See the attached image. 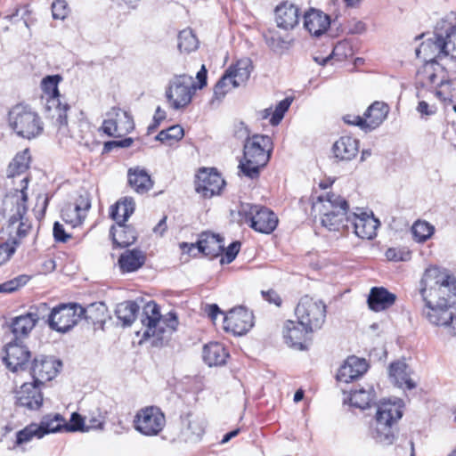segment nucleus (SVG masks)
<instances>
[{
  "instance_id": "nucleus-1",
  "label": "nucleus",
  "mask_w": 456,
  "mask_h": 456,
  "mask_svg": "<svg viewBox=\"0 0 456 456\" xmlns=\"http://www.w3.org/2000/svg\"><path fill=\"white\" fill-rule=\"evenodd\" d=\"M21 183L25 184L15 192L7 194L3 202V213L7 218L10 237L0 244V265L5 264L12 257L22 239L27 237L32 229V224L27 216L28 177L24 176Z\"/></svg>"
},
{
  "instance_id": "nucleus-2",
  "label": "nucleus",
  "mask_w": 456,
  "mask_h": 456,
  "mask_svg": "<svg viewBox=\"0 0 456 456\" xmlns=\"http://www.w3.org/2000/svg\"><path fill=\"white\" fill-rule=\"evenodd\" d=\"M419 292L425 303L422 314L429 322L431 315H439L456 303V279L445 269L430 266L422 275Z\"/></svg>"
},
{
  "instance_id": "nucleus-3",
  "label": "nucleus",
  "mask_w": 456,
  "mask_h": 456,
  "mask_svg": "<svg viewBox=\"0 0 456 456\" xmlns=\"http://www.w3.org/2000/svg\"><path fill=\"white\" fill-rule=\"evenodd\" d=\"M236 134L247 136L244 143L243 159L240 161L239 167L241 172L250 177L258 176L259 170L265 167L269 159L272 151V141L267 135L254 134L248 137V130L243 122L240 123Z\"/></svg>"
},
{
  "instance_id": "nucleus-4",
  "label": "nucleus",
  "mask_w": 456,
  "mask_h": 456,
  "mask_svg": "<svg viewBox=\"0 0 456 456\" xmlns=\"http://www.w3.org/2000/svg\"><path fill=\"white\" fill-rule=\"evenodd\" d=\"M141 322L144 329L143 338H155L157 340H163L166 334L171 335L176 330L178 319L174 312L162 316L159 305L150 301L142 308Z\"/></svg>"
},
{
  "instance_id": "nucleus-5",
  "label": "nucleus",
  "mask_w": 456,
  "mask_h": 456,
  "mask_svg": "<svg viewBox=\"0 0 456 456\" xmlns=\"http://www.w3.org/2000/svg\"><path fill=\"white\" fill-rule=\"evenodd\" d=\"M403 404L400 400H385L378 404L376 424L371 431L372 438L384 445L392 444L395 440L394 426L403 417Z\"/></svg>"
},
{
  "instance_id": "nucleus-6",
  "label": "nucleus",
  "mask_w": 456,
  "mask_h": 456,
  "mask_svg": "<svg viewBox=\"0 0 456 456\" xmlns=\"http://www.w3.org/2000/svg\"><path fill=\"white\" fill-rule=\"evenodd\" d=\"M320 205L315 204L321 214L322 224L330 231H338L340 228H348L349 206L347 201L340 195L327 192L318 197Z\"/></svg>"
},
{
  "instance_id": "nucleus-7",
  "label": "nucleus",
  "mask_w": 456,
  "mask_h": 456,
  "mask_svg": "<svg viewBox=\"0 0 456 456\" xmlns=\"http://www.w3.org/2000/svg\"><path fill=\"white\" fill-rule=\"evenodd\" d=\"M197 90L193 77L186 74L173 76L165 90L167 102L172 110L185 109L192 101Z\"/></svg>"
},
{
  "instance_id": "nucleus-8",
  "label": "nucleus",
  "mask_w": 456,
  "mask_h": 456,
  "mask_svg": "<svg viewBox=\"0 0 456 456\" xmlns=\"http://www.w3.org/2000/svg\"><path fill=\"white\" fill-rule=\"evenodd\" d=\"M61 80V77L59 75L47 76L42 80L41 87L45 94V110L48 115L55 119L59 131L64 134L68 124L67 111L69 110V106L61 102L58 90V84Z\"/></svg>"
},
{
  "instance_id": "nucleus-9",
  "label": "nucleus",
  "mask_w": 456,
  "mask_h": 456,
  "mask_svg": "<svg viewBox=\"0 0 456 456\" xmlns=\"http://www.w3.org/2000/svg\"><path fill=\"white\" fill-rule=\"evenodd\" d=\"M9 124L20 137L32 139L43 131V124L37 112L25 105H16L9 112Z\"/></svg>"
},
{
  "instance_id": "nucleus-10",
  "label": "nucleus",
  "mask_w": 456,
  "mask_h": 456,
  "mask_svg": "<svg viewBox=\"0 0 456 456\" xmlns=\"http://www.w3.org/2000/svg\"><path fill=\"white\" fill-rule=\"evenodd\" d=\"M326 313L327 305L324 302L309 296L302 297L295 309L297 320L310 331H315L322 327Z\"/></svg>"
},
{
  "instance_id": "nucleus-11",
  "label": "nucleus",
  "mask_w": 456,
  "mask_h": 456,
  "mask_svg": "<svg viewBox=\"0 0 456 456\" xmlns=\"http://www.w3.org/2000/svg\"><path fill=\"white\" fill-rule=\"evenodd\" d=\"M166 425V417L157 406H147L139 410L134 419L136 431L146 436H158Z\"/></svg>"
},
{
  "instance_id": "nucleus-12",
  "label": "nucleus",
  "mask_w": 456,
  "mask_h": 456,
  "mask_svg": "<svg viewBox=\"0 0 456 456\" xmlns=\"http://www.w3.org/2000/svg\"><path fill=\"white\" fill-rule=\"evenodd\" d=\"M82 310L77 304H61L52 308L49 327L60 333L72 330L81 321Z\"/></svg>"
},
{
  "instance_id": "nucleus-13",
  "label": "nucleus",
  "mask_w": 456,
  "mask_h": 456,
  "mask_svg": "<svg viewBox=\"0 0 456 456\" xmlns=\"http://www.w3.org/2000/svg\"><path fill=\"white\" fill-rule=\"evenodd\" d=\"M106 116L102 130L109 136L121 137L134 128L132 116L119 108H112Z\"/></svg>"
},
{
  "instance_id": "nucleus-14",
  "label": "nucleus",
  "mask_w": 456,
  "mask_h": 456,
  "mask_svg": "<svg viewBox=\"0 0 456 456\" xmlns=\"http://www.w3.org/2000/svg\"><path fill=\"white\" fill-rule=\"evenodd\" d=\"M242 210L248 212L250 227L261 233H271L277 226L278 218L269 208L261 206H245Z\"/></svg>"
},
{
  "instance_id": "nucleus-15",
  "label": "nucleus",
  "mask_w": 456,
  "mask_h": 456,
  "mask_svg": "<svg viewBox=\"0 0 456 456\" xmlns=\"http://www.w3.org/2000/svg\"><path fill=\"white\" fill-rule=\"evenodd\" d=\"M252 312L240 306L230 310L224 316V329L234 335L247 333L254 325Z\"/></svg>"
},
{
  "instance_id": "nucleus-16",
  "label": "nucleus",
  "mask_w": 456,
  "mask_h": 456,
  "mask_svg": "<svg viewBox=\"0 0 456 456\" xmlns=\"http://www.w3.org/2000/svg\"><path fill=\"white\" fill-rule=\"evenodd\" d=\"M61 366V362L53 357L45 355L36 357L30 368V374L34 379L33 384L39 387V385L52 380Z\"/></svg>"
},
{
  "instance_id": "nucleus-17",
  "label": "nucleus",
  "mask_w": 456,
  "mask_h": 456,
  "mask_svg": "<svg viewBox=\"0 0 456 456\" xmlns=\"http://www.w3.org/2000/svg\"><path fill=\"white\" fill-rule=\"evenodd\" d=\"M354 229L355 234L362 239L371 240L377 234L379 222L373 215H369L360 208L349 214L348 224Z\"/></svg>"
},
{
  "instance_id": "nucleus-18",
  "label": "nucleus",
  "mask_w": 456,
  "mask_h": 456,
  "mask_svg": "<svg viewBox=\"0 0 456 456\" xmlns=\"http://www.w3.org/2000/svg\"><path fill=\"white\" fill-rule=\"evenodd\" d=\"M91 208V200L87 192L80 194L73 203L66 204L61 209L63 221L72 227L80 225L86 217Z\"/></svg>"
},
{
  "instance_id": "nucleus-19",
  "label": "nucleus",
  "mask_w": 456,
  "mask_h": 456,
  "mask_svg": "<svg viewBox=\"0 0 456 456\" xmlns=\"http://www.w3.org/2000/svg\"><path fill=\"white\" fill-rule=\"evenodd\" d=\"M282 332L284 341L289 347L303 351L307 349L308 334L313 331L301 324L299 320L297 322L288 320L284 323Z\"/></svg>"
},
{
  "instance_id": "nucleus-20",
  "label": "nucleus",
  "mask_w": 456,
  "mask_h": 456,
  "mask_svg": "<svg viewBox=\"0 0 456 456\" xmlns=\"http://www.w3.org/2000/svg\"><path fill=\"white\" fill-rule=\"evenodd\" d=\"M224 185V180L213 168H203L197 175L196 191L205 198L218 194Z\"/></svg>"
},
{
  "instance_id": "nucleus-21",
  "label": "nucleus",
  "mask_w": 456,
  "mask_h": 456,
  "mask_svg": "<svg viewBox=\"0 0 456 456\" xmlns=\"http://www.w3.org/2000/svg\"><path fill=\"white\" fill-rule=\"evenodd\" d=\"M196 246L200 252L209 257L218 256L224 251V238L218 234L209 232L201 233L196 244L183 243L181 245L183 248H189L188 252Z\"/></svg>"
},
{
  "instance_id": "nucleus-22",
  "label": "nucleus",
  "mask_w": 456,
  "mask_h": 456,
  "mask_svg": "<svg viewBox=\"0 0 456 456\" xmlns=\"http://www.w3.org/2000/svg\"><path fill=\"white\" fill-rule=\"evenodd\" d=\"M30 358V352L17 342H11L5 347V355L3 360L7 369L12 372H19L26 369Z\"/></svg>"
},
{
  "instance_id": "nucleus-23",
  "label": "nucleus",
  "mask_w": 456,
  "mask_h": 456,
  "mask_svg": "<svg viewBox=\"0 0 456 456\" xmlns=\"http://www.w3.org/2000/svg\"><path fill=\"white\" fill-rule=\"evenodd\" d=\"M16 405L29 411L38 410L43 404V395L38 386L24 383L16 393Z\"/></svg>"
},
{
  "instance_id": "nucleus-24",
  "label": "nucleus",
  "mask_w": 456,
  "mask_h": 456,
  "mask_svg": "<svg viewBox=\"0 0 456 456\" xmlns=\"http://www.w3.org/2000/svg\"><path fill=\"white\" fill-rule=\"evenodd\" d=\"M449 74L437 61H428L417 73L418 83L421 86H439L445 81Z\"/></svg>"
},
{
  "instance_id": "nucleus-25",
  "label": "nucleus",
  "mask_w": 456,
  "mask_h": 456,
  "mask_svg": "<svg viewBox=\"0 0 456 456\" xmlns=\"http://www.w3.org/2000/svg\"><path fill=\"white\" fill-rule=\"evenodd\" d=\"M369 368V364L363 358L352 355L347 357L337 374L338 380L348 383L363 375Z\"/></svg>"
},
{
  "instance_id": "nucleus-26",
  "label": "nucleus",
  "mask_w": 456,
  "mask_h": 456,
  "mask_svg": "<svg viewBox=\"0 0 456 456\" xmlns=\"http://www.w3.org/2000/svg\"><path fill=\"white\" fill-rule=\"evenodd\" d=\"M417 58L428 61H436V59L446 57L443 49L442 35L435 34L433 37L422 42L419 47L415 50Z\"/></svg>"
},
{
  "instance_id": "nucleus-27",
  "label": "nucleus",
  "mask_w": 456,
  "mask_h": 456,
  "mask_svg": "<svg viewBox=\"0 0 456 456\" xmlns=\"http://www.w3.org/2000/svg\"><path fill=\"white\" fill-rule=\"evenodd\" d=\"M330 25V16L316 9H310L304 15V27L314 37H320Z\"/></svg>"
},
{
  "instance_id": "nucleus-28",
  "label": "nucleus",
  "mask_w": 456,
  "mask_h": 456,
  "mask_svg": "<svg viewBox=\"0 0 456 456\" xmlns=\"http://www.w3.org/2000/svg\"><path fill=\"white\" fill-rule=\"evenodd\" d=\"M299 8L292 3L284 2L275 9L277 26L285 30L293 29L299 22Z\"/></svg>"
},
{
  "instance_id": "nucleus-29",
  "label": "nucleus",
  "mask_w": 456,
  "mask_h": 456,
  "mask_svg": "<svg viewBox=\"0 0 456 456\" xmlns=\"http://www.w3.org/2000/svg\"><path fill=\"white\" fill-rule=\"evenodd\" d=\"M127 182L129 186L138 194H144L153 187V181L147 170L139 166L127 170Z\"/></svg>"
},
{
  "instance_id": "nucleus-30",
  "label": "nucleus",
  "mask_w": 456,
  "mask_h": 456,
  "mask_svg": "<svg viewBox=\"0 0 456 456\" xmlns=\"http://www.w3.org/2000/svg\"><path fill=\"white\" fill-rule=\"evenodd\" d=\"M182 436L186 442L195 443L201 439L205 428L203 421L192 413L182 417Z\"/></svg>"
},
{
  "instance_id": "nucleus-31",
  "label": "nucleus",
  "mask_w": 456,
  "mask_h": 456,
  "mask_svg": "<svg viewBox=\"0 0 456 456\" xmlns=\"http://www.w3.org/2000/svg\"><path fill=\"white\" fill-rule=\"evenodd\" d=\"M395 299L396 296L389 292L387 289L383 287H374L370 289L367 302L371 310L380 312L392 306Z\"/></svg>"
},
{
  "instance_id": "nucleus-32",
  "label": "nucleus",
  "mask_w": 456,
  "mask_h": 456,
  "mask_svg": "<svg viewBox=\"0 0 456 456\" xmlns=\"http://www.w3.org/2000/svg\"><path fill=\"white\" fill-rule=\"evenodd\" d=\"M411 370L403 361L392 362L389 366V377L394 384L399 387H405L411 390L416 387V383L411 378Z\"/></svg>"
},
{
  "instance_id": "nucleus-33",
  "label": "nucleus",
  "mask_w": 456,
  "mask_h": 456,
  "mask_svg": "<svg viewBox=\"0 0 456 456\" xmlns=\"http://www.w3.org/2000/svg\"><path fill=\"white\" fill-rule=\"evenodd\" d=\"M332 151L336 159L351 160L359 151V142L351 136H342L333 144Z\"/></svg>"
},
{
  "instance_id": "nucleus-34",
  "label": "nucleus",
  "mask_w": 456,
  "mask_h": 456,
  "mask_svg": "<svg viewBox=\"0 0 456 456\" xmlns=\"http://www.w3.org/2000/svg\"><path fill=\"white\" fill-rule=\"evenodd\" d=\"M388 112L389 107L387 103L374 102L363 114V118L366 119L367 131L379 127L387 118Z\"/></svg>"
},
{
  "instance_id": "nucleus-35",
  "label": "nucleus",
  "mask_w": 456,
  "mask_h": 456,
  "mask_svg": "<svg viewBox=\"0 0 456 456\" xmlns=\"http://www.w3.org/2000/svg\"><path fill=\"white\" fill-rule=\"evenodd\" d=\"M110 233L113 243L119 248L132 245L137 238V232L134 227L119 223L111 226Z\"/></svg>"
},
{
  "instance_id": "nucleus-36",
  "label": "nucleus",
  "mask_w": 456,
  "mask_h": 456,
  "mask_svg": "<svg viewBox=\"0 0 456 456\" xmlns=\"http://www.w3.org/2000/svg\"><path fill=\"white\" fill-rule=\"evenodd\" d=\"M144 262L145 255L139 249H127L118 258V265L123 273L137 271Z\"/></svg>"
},
{
  "instance_id": "nucleus-37",
  "label": "nucleus",
  "mask_w": 456,
  "mask_h": 456,
  "mask_svg": "<svg viewBox=\"0 0 456 456\" xmlns=\"http://www.w3.org/2000/svg\"><path fill=\"white\" fill-rule=\"evenodd\" d=\"M80 309L83 312L81 314V319L84 318L88 323L94 326H102L105 323L108 316V309L104 303L95 302L90 304L86 308L80 305Z\"/></svg>"
},
{
  "instance_id": "nucleus-38",
  "label": "nucleus",
  "mask_w": 456,
  "mask_h": 456,
  "mask_svg": "<svg viewBox=\"0 0 456 456\" xmlns=\"http://www.w3.org/2000/svg\"><path fill=\"white\" fill-rule=\"evenodd\" d=\"M135 203L133 198L125 197L110 208V217L116 224H124L134 211Z\"/></svg>"
},
{
  "instance_id": "nucleus-39",
  "label": "nucleus",
  "mask_w": 456,
  "mask_h": 456,
  "mask_svg": "<svg viewBox=\"0 0 456 456\" xmlns=\"http://www.w3.org/2000/svg\"><path fill=\"white\" fill-rule=\"evenodd\" d=\"M252 68L253 67L250 59L244 58L239 60L226 71L231 75L232 79H233V85L240 86L248 80Z\"/></svg>"
},
{
  "instance_id": "nucleus-40",
  "label": "nucleus",
  "mask_w": 456,
  "mask_h": 456,
  "mask_svg": "<svg viewBox=\"0 0 456 456\" xmlns=\"http://www.w3.org/2000/svg\"><path fill=\"white\" fill-rule=\"evenodd\" d=\"M228 354L220 343H210L203 348V360L209 366L224 364Z\"/></svg>"
},
{
  "instance_id": "nucleus-41",
  "label": "nucleus",
  "mask_w": 456,
  "mask_h": 456,
  "mask_svg": "<svg viewBox=\"0 0 456 456\" xmlns=\"http://www.w3.org/2000/svg\"><path fill=\"white\" fill-rule=\"evenodd\" d=\"M376 395L372 386L368 385L367 387H360L352 391L350 396L351 405L359 409H366L375 401Z\"/></svg>"
},
{
  "instance_id": "nucleus-42",
  "label": "nucleus",
  "mask_w": 456,
  "mask_h": 456,
  "mask_svg": "<svg viewBox=\"0 0 456 456\" xmlns=\"http://www.w3.org/2000/svg\"><path fill=\"white\" fill-rule=\"evenodd\" d=\"M30 154L28 149L17 153L7 168V176L15 177L24 174L29 167Z\"/></svg>"
},
{
  "instance_id": "nucleus-43",
  "label": "nucleus",
  "mask_w": 456,
  "mask_h": 456,
  "mask_svg": "<svg viewBox=\"0 0 456 456\" xmlns=\"http://www.w3.org/2000/svg\"><path fill=\"white\" fill-rule=\"evenodd\" d=\"M140 306L134 301H125L117 305L115 314L124 326H130L135 320Z\"/></svg>"
},
{
  "instance_id": "nucleus-44",
  "label": "nucleus",
  "mask_w": 456,
  "mask_h": 456,
  "mask_svg": "<svg viewBox=\"0 0 456 456\" xmlns=\"http://www.w3.org/2000/svg\"><path fill=\"white\" fill-rule=\"evenodd\" d=\"M37 427L40 428L39 436L43 437L46 434L65 430V420L60 414L45 416Z\"/></svg>"
},
{
  "instance_id": "nucleus-45",
  "label": "nucleus",
  "mask_w": 456,
  "mask_h": 456,
  "mask_svg": "<svg viewBox=\"0 0 456 456\" xmlns=\"http://www.w3.org/2000/svg\"><path fill=\"white\" fill-rule=\"evenodd\" d=\"M12 331L15 338L18 339L28 336V334L35 327L34 321L28 314L17 316L12 322Z\"/></svg>"
},
{
  "instance_id": "nucleus-46",
  "label": "nucleus",
  "mask_w": 456,
  "mask_h": 456,
  "mask_svg": "<svg viewBox=\"0 0 456 456\" xmlns=\"http://www.w3.org/2000/svg\"><path fill=\"white\" fill-rule=\"evenodd\" d=\"M430 323L436 326H443L452 335H456V311L444 310L439 315H431Z\"/></svg>"
},
{
  "instance_id": "nucleus-47",
  "label": "nucleus",
  "mask_w": 456,
  "mask_h": 456,
  "mask_svg": "<svg viewBox=\"0 0 456 456\" xmlns=\"http://www.w3.org/2000/svg\"><path fill=\"white\" fill-rule=\"evenodd\" d=\"M436 95L444 102L452 104L456 102V78L448 77L436 89Z\"/></svg>"
},
{
  "instance_id": "nucleus-48",
  "label": "nucleus",
  "mask_w": 456,
  "mask_h": 456,
  "mask_svg": "<svg viewBox=\"0 0 456 456\" xmlns=\"http://www.w3.org/2000/svg\"><path fill=\"white\" fill-rule=\"evenodd\" d=\"M266 45L274 52L281 53L287 49L290 41L287 37H283L274 29H270L264 34Z\"/></svg>"
},
{
  "instance_id": "nucleus-49",
  "label": "nucleus",
  "mask_w": 456,
  "mask_h": 456,
  "mask_svg": "<svg viewBox=\"0 0 456 456\" xmlns=\"http://www.w3.org/2000/svg\"><path fill=\"white\" fill-rule=\"evenodd\" d=\"M177 46L181 53H191L198 48L199 41L191 28L180 31Z\"/></svg>"
},
{
  "instance_id": "nucleus-50",
  "label": "nucleus",
  "mask_w": 456,
  "mask_h": 456,
  "mask_svg": "<svg viewBox=\"0 0 456 456\" xmlns=\"http://www.w3.org/2000/svg\"><path fill=\"white\" fill-rule=\"evenodd\" d=\"M435 228L427 221H416L412 227L411 232L415 240L424 242L428 240L434 233Z\"/></svg>"
},
{
  "instance_id": "nucleus-51",
  "label": "nucleus",
  "mask_w": 456,
  "mask_h": 456,
  "mask_svg": "<svg viewBox=\"0 0 456 456\" xmlns=\"http://www.w3.org/2000/svg\"><path fill=\"white\" fill-rule=\"evenodd\" d=\"M442 44L445 56L456 60V25L446 29L445 36H442Z\"/></svg>"
},
{
  "instance_id": "nucleus-52",
  "label": "nucleus",
  "mask_w": 456,
  "mask_h": 456,
  "mask_svg": "<svg viewBox=\"0 0 456 456\" xmlns=\"http://www.w3.org/2000/svg\"><path fill=\"white\" fill-rule=\"evenodd\" d=\"M238 86H239L233 85V79H232L231 75L225 71L215 86L214 97L217 100H222L229 91Z\"/></svg>"
},
{
  "instance_id": "nucleus-53",
  "label": "nucleus",
  "mask_w": 456,
  "mask_h": 456,
  "mask_svg": "<svg viewBox=\"0 0 456 456\" xmlns=\"http://www.w3.org/2000/svg\"><path fill=\"white\" fill-rule=\"evenodd\" d=\"M40 428L37 427V424L32 423L22 430H20L16 435V444L18 445L26 444L32 440V438L37 437L38 439L42 438L39 436Z\"/></svg>"
},
{
  "instance_id": "nucleus-54",
  "label": "nucleus",
  "mask_w": 456,
  "mask_h": 456,
  "mask_svg": "<svg viewBox=\"0 0 456 456\" xmlns=\"http://www.w3.org/2000/svg\"><path fill=\"white\" fill-rule=\"evenodd\" d=\"M51 311L52 309L46 303H40L37 305L30 307V310L28 314L30 317H32L35 325L40 320L45 321L49 325V316L51 314Z\"/></svg>"
},
{
  "instance_id": "nucleus-55",
  "label": "nucleus",
  "mask_w": 456,
  "mask_h": 456,
  "mask_svg": "<svg viewBox=\"0 0 456 456\" xmlns=\"http://www.w3.org/2000/svg\"><path fill=\"white\" fill-rule=\"evenodd\" d=\"M183 128L179 125L170 126L166 130L160 131L156 136V140L167 142L168 140L179 141L183 137Z\"/></svg>"
},
{
  "instance_id": "nucleus-56",
  "label": "nucleus",
  "mask_w": 456,
  "mask_h": 456,
  "mask_svg": "<svg viewBox=\"0 0 456 456\" xmlns=\"http://www.w3.org/2000/svg\"><path fill=\"white\" fill-rule=\"evenodd\" d=\"M29 281L28 275H19L10 281L0 284V293H12L27 284Z\"/></svg>"
},
{
  "instance_id": "nucleus-57",
  "label": "nucleus",
  "mask_w": 456,
  "mask_h": 456,
  "mask_svg": "<svg viewBox=\"0 0 456 456\" xmlns=\"http://www.w3.org/2000/svg\"><path fill=\"white\" fill-rule=\"evenodd\" d=\"M291 102V99L285 98L278 103L270 118L271 125L277 126L280 124L284 117L285 112L289 110Z\"/></svg>"
},
{
  "instance_id": "nucleus-58",
  "label": "nucleus",
  "mask_w": 456,
  "mask_h": 456,
  "mask_svg": "<svg viewBox=\"0 0 456 456\" xmlns=\"http://www.w3.org/2000/svg\"><path fill=\"white\" fill-rule=\"evenodd\" d=\"M385 256L389 261H408L411 259V251L405 248H389Z\"/></svg>"
},
{
  "instance_id": "nucleus-59",
  "label": "nucleus",
  "mask_w": 456,
  "mask_h": 456,
  "mask_svg": "<svg viewBox=\"0 0 456 456\" xmlns=\"http://www.w3.org/2000/svg\"><path fill=\"white\" fill-rule=\"evenodd\" d=\"M86 427L84 419L77 412L71 414L69 423L65 422V431H86Z\"/></svg>"
},
{
  "instance_id": "nucleus-60",
  "label": "nucleus",
  "mask_w": 456,
  "mask_h": 456,
  "mask_svg": "<svg viewBox=\"0 0 456 456\" xmlns=\"http://www.w3.org/2000/svg\"><path fill=\"white\" fill-rule=\"evenodd\" d=\"M52 12L53 19L64 20L68 15L69 9L65 0H56L52 4Z\"/></svg>"
},
{
  "instance_id": "nucleus-61",
  "label": "nucleus",
  "mask_w": 456,
  "mask_h": 456,
  "mask_svg": "<svg viewBox=\"0 0 456 456\" xmlns=\"http://www.w3.org/2000/svg\"><path fill=\"white\" fill-rule=\"evenodd\" d=\"M240 248V242L234 241L229 245V247L224 249L225 254L224 256L221 258L220 262L222 265L232 263L236 256L238 255Z\"/></svg>"
},
{
  "instance_id": "nucleus-62",
  "label": "nucleus",
  "mask_w": 456,
  "mask_h": 456,
  "mask_svg": "<svg viewBox=\"0 0 456 456\" xmlns=\"http://www.w3.org/2000/svg\"><path fill=\"white\" fill-rule=\"evenodd\" d=\"M343 119L346 124L357 126L363 131L368 132L366 126V119L363 117L346 115Z\"/></svg>"
},
{
  "instance_id": "nucleus-63",
  "label": "nucleus",
  "mask_w": 456,
  "mask_h": 456,
  "mask_svg": "<svg viewBox=\"0 0 456 456\" xmlns=\"http://www.w3.org/2000/svg\"><path fill=\"white\" fill-rule=\"evenodd\" d=\"M53 237L57 241L66 242L69 235L66 233L62 224L59 222H55L53 224Z\"/></svg>"
},
{
  "instance_id": "nucleus-64",
  "label": "nucleus",
  "mask_w": 456,
  "mask_h": 456,
  "mask_svg": "<svg viewBox=\"0 0 456 456\" xmlns=\"http://www.w3.org/2000/svg\"><path fill=\"white\" fill-rule=\"evenodd\" d=\"M417 110L419 112L422 116H431L434 115L436 112V107L435 105H429L425 101H420L417 106Z\"/></svg>"
}]
</instances>
